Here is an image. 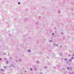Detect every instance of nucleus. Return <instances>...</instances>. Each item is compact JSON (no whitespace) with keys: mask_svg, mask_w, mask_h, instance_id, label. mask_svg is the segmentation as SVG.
I'll return each mask as SVG.
<instances>
[{"mask_svg":"<svg viewBox=\"0 0 74 74\" xmlns=\"http://www.w3.org/2000/svg\"><path fill=\"white\" fill-rule=\"evenodd\" d=\"M18 4H20V2H19L18 3Z\"/></svg>","mask_w":74,"mask_h":74,"instance_id":"nucleus-10","label":"nucleus"},{"mask_svg":"<svg viewBox=\"0 0 74 74\" xmlns=\"http://www.w3.org/2000/svg\"><path fill=\"white\" fill-rule=\"evenodd\" d=\"M58 12L59 14H60V10H58Z\"/></svg>","mask_w":74,"mask_h":74,"instance_id":"nucleus-1","label":"nucleus"},{"mask_svg":"<svg viewBox=\"0 0 74 74\" xmlns=\"http://www.w3.org/2000/svg\"><path fill=\"white\" fill-rule=\"evenodd\" d=\"M32 70H33V69H32V68H30V70L32 71Z\"/></svg>","mask_w":74,"mask_h":74,"instance_id":"nucleus-6","label":"nucleus"},{"mask_svg":"<svg viewBox=\"0 0 74 74\" xmlns=\"http://www.w3.org/2000/svg\"><path fill=\"white\" fill-rule=\"evenodd\" d=\"M67 60L66 59H65V60Z\"/></svg>","mask_w":74,"mask_h":74,"instance_id":"nucleus-18","label":"nucleus"},{"mask_svg":"<svg viewBox=\"0 0 74 74\" xmlns=\"http://www.w3.org/2000/svg\"><path fill=\"white\" fill-rule=\"evenodd\" d=\"M31 51H30V50H28V51L29 52H30Z\"/></svg>","mask_w":74,"mask_h":74,"instance_id":"nucleus-2","label":"nucleus"},{"mask_svg":"<svg viewBox=\"0 0 74 74\" xmlns=\"http://www.w3.org/2000/svg\"><path fill=\"white\" fill-rule=\"evenodd\" d=\"M1 70L2 71H4V70H3L2 69H1Z\"/></svg>","mask_w":74,"mask_h":74,"instance_id":"nucleus-4","label":"nucleus"},{"mask_svg":"<svg viewBox=\"0 0 74 74\" xmlns=\"http://www.w3.org/2000/svg\"><path fill=\"white\" fill-rule=\"evenodd\" d=\"M71 60H69V62H71Z\"/></svg>","mask_w":74,"mask_h":74,"instance_id":"nucleus-13","label":"nucleus"},{"mask_svg":"<svg viewBox=\"0 0 74 74\" xmlns=\"http://www.w3.org/2000/svg\"><path fill=\"white\" fill-rule=\"evenodd\" d=\"M67 69L68 70H69V67H67Z\"/></svg>","mask_w":74,"mask_h":74,"instance_id":"nucleus-9","label":"nucleus"},{"mask_svg":"<svg viewBox=\"0 0 74 74\" xmlns=\"http://www.w3.org/2000/svg\"><path fill=\"white\" fill-rule=\"evenodd\" d=\"M71 59H74V57H72L71 58Z\"/></svg>","mask_w":74,"mask_h":74,"instance_id":"nucleus-5","label":"nucleus"},{"mask_svg":"<svg viewBox=\"0 0 74 74\" xmlns=\"http://www.w3.org/2000/svg\"><path fill=\"white\" fill-rule=\"evenodd\" d=\"M19 61L20 62H21V59H20L19 60Z\"/></svg>","mask_w":74,"mask_h":74,"instance_id":"nucleus-8","label":"nucleus"},{"mask_svg":"<svg viewBox=\"0 0 74 74\" xmlns=\"http://www.w3.org/2000/svg\"><path fill=\"white\" fill-rule=\"evenodd\" d=\"M69 56H70V55H69Z\"/></svg>","mask_w":74,"mask_h":74,"instance_id":"nucleus-17","label":"nucleus"},{"mask_svg":"<svg viewBox=\"0 0 74 74\" xmlns=\"http://www.w3.org/2000/svg\"><path fill=\"white\" fill-rule=\"evenodd\" d=\"M49 42H52V41L50 40H49Z\"/></svg>","mask_w":74,"mask_h":74,"instance_id":"nucleus-7","label":"nucleus"},{"mask_svg":"<svg viewBox=\"0 0 74 74\" xmlns=\"http://www.w3.org/2000/svg\"><path fill=\"white\" fill-rule=\"evenodd\" d=\"M56 46H58V45H56Z\"/></svg>","mask_w":74,"mask_h":74,"instance_id":"nucleus-16","label":"nucleus"},{"mask_svg":"<svg viewBox=\"0 0 74 74\" xmlns=\"http://www.w3.org/2000/svg\"><path fill=\"white\" fill-rule=\"evenodd\" d=\"M72 56H74V54H73V55H72Z\"/></svg>","mask_w":74,"mask_h":74,"instance_id":"nucleus-12","label":"nucleus"},{"mask_svg":"<svg viewBox=\"0 0 74 74\" xmlns=\"http://www.w3.org/2000/svg\"><path fill=\"white\" fill-rule=\"evenodd\" d=\"M4 69H7V67L4 66Z\"/></svg>","mask_w":74,"mask_h":74,"instance_id":"nucleus-3","label":"nucleus"},{"mask_svg":"<svg viewBox=\"0 0 74 74\" xmlns=\"http://www.w3.org/2000/svg\"><path fill=\"white\" fill-rule=\"evenodd\" d=\"M52 35H54V33H52Z\"/></svg>","mask_w":74,"mask_h":74,"instance_id":"nucleus-11","label":"nucleus"},{"mask_svg":"<svg viewBox=\"0 0 74 74\" xmlns=\"http://www.w3.org/2000/svg\"><path fill=\"white\" fill-rule=\"evenodd\" d=\"M2 59L1 58H0V60H1Z\"/></svg>","mask_w":74,"mask_h":74,"instance_id":"nucleus-15","label":"nucleus"},{"mask_svg":"<svg viewBox=\"0 0 74 74\" xmlns=\"http://www.w3.org/2000/svg\"><path fill=\"white\" fill-rule=\"evenodd\" d=\"M7 63H8V61H7Z\"/></svg>","mask_w":74,"mask_h":74,"instance_id":"nucleus-14","label":"nucleus"}]
</instances>
